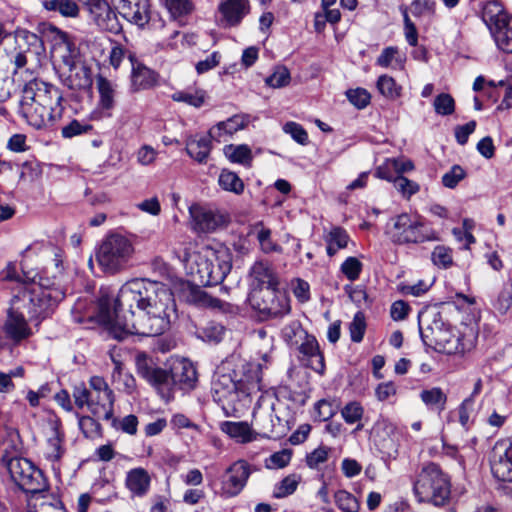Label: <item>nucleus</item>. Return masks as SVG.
Here are the masks:
<instances>
[{
  "mask_svg": "<svg viewBox=\"0 0 512 512\" xmlns=\"http://www.w3.org/2000/svg\"><path fill=\"white\" fill-rule=\"evenodd\" d=\"M176 317L174 295L158 281L132 279L120 287L115 297L103 295L99 299V320L118 340L129 335H161Z\"/></svg>",
  "mask_w": 512,
  "mask_h": 512,
  "instance_id": "1",
  "label": "nucleus"
},
{
  "mask_svg": "<svg viewBox=\"0 0 512 512\" xmlns=\"http://www.w3.org/2000/svg\"><path fill=\"white\" fill-rule=\"evenodd\" d=\"M60 293L55 295L45 294L40 290L30 292L23 288L10 301L7 316L3 325L5 337L13 344H19L33 335L30 322L38 326L44 319L50 317L55 309V300Z\"/></svg>",
  "mask_w": 512,
  "mask_h": 512,
  "instance_id": "2",
  "label": "nucleus"
},
{
  "mask_svg": "<svg viewBox=\"0 0 512 512\" xmlns=\"http://www.w3.org/2000/svg\"><path fill=\"white\" fill-rule=\"evenodd\" d=\"M235 377V372L223 365L217 369L212 381V397L226 417H237L249 402L250 395L260 390V365L248 363L243 366V376Z\"/></svg>",
  "mask_w": 512,
  "mask_h": 512,
  "instance_id": "3",
  "label": "nucleus"
},
{
  "mask_svg": "<svg viewBox=\"0 0 512 512\" xmlns=\"http://www.w3.org/2000/svg\"><path fill=\"white\" fill-rule=\"evenodd\" d=\"M23 105L28 123L36 129L51 128L63 117L61 91L40 80L34 79L25 85Z\"/></svg>",
  "mask_w": 512,
  "mask_h": 512,
  "instance_id": "4",
  "label": "nucleus"
},
{
  "mask_svg": "<svg viewBox=\"0 0 512 512\" xmlns=\"http://www.w3.org/2000/svg\"><path fill=\"white\" fill-rule=\"evenodd\" d=\"M179 259L191 280L203 286L222 283L232 268L231 255L227 250H215L209 246L193 250L190 244Z\"/></svg>",
  "mask_w": 512,
  "mask_h": 512,
  "instance_id": "5",
  "label": "nucleus"
},
{
  "mask_svg": "<svg viewBox=\"0 0 512 512\" xmlns=\"http://www.w3.org/2000/svg\"><path fill=\"white\" fill-rule=\"evenodd\" d=\"M412 484L413 494L419 503L444 506L450 499V477L436 463L423 464Z\"/></svg>",
  "mask_w": 512,
  "mask_h": 512,
  "instance_id": "6",
  "label": "nucleus"
},
{
  "mask_svg": "<svg viewBox=\"0 0 512 512\" xmlns=\"http://www.w3.org/2000/svg\"><path fill=\"white\" fill-rule=\"evenodd\" d=\"M27 280L34 283V286L28 288L30 292L40 290L45 294L55 295L60 293L59 299L55 300V309L65 298L67 288L65 286L66 274L64 267V253L61 249L53 248L46 256L45 264L39 272H24Z\"/></svg>",
  "mask_w": 512,
  "mask_h": 512,
  "instance_id": "7",
  "label": "nucleus"
},
{
  "mask_svg": "<svg viewBox=\"0 0 512 512\" xmlns=\"http://www.w3.org/2000/svg\"><path fill=\"white\" fill-rule=\"evenodd\" d=\"M387 234L395 244H422L440 240L439 234L429 226L423 217L402 213L392 219Z\"/></svg>",
  "mask_w": 512,
  "mask_h": 512,
  "instance_id": "8",
  "label": "nucleus"
},
{
  "mask_svg": "<svg viewBox=\"0 0 512 512\" xmlns=\"http://www.w3.org/2000/svg\"><path fill=\"white\" fill-rule=\"evenodd\" d=\"M421 337L425 344L435 350L447 354L464 352L459 334L446 322L439 313H433L420 321Z\"/></svg>",
  "mask_w": 512,
  "mask_h": 512,
  "instance_id": "9",
  "label": "nucleus"
},
{
  "mask_svg": "<svg viewBox=\"0 0 512 512\" xmlns=\"http://www.w3.org/2000/svg\"><path fill=\"white\" fill-rule=\"evenodd\" d=\"M133 254L134 246L130 239L120 234H111L103 240L96 258L105 271L115 273L128 264Z\"/></svg>",
  "mask_w": 512,
  "mask_h": 512,
  "instance_id": "10",
  "label": "nucleus"
},
{
  "mask_svg": "<svg viewBox=\"0 0 512 512\" xmlns=\"http://www.w3.org/2000/svg\"><path fill=\"white\" fill-rule=\"evenodd\" d=\"M249 303L262 319L280 318L290 312L289 298L278 287L252 288Z\"/></svg>",
  "mask_w": 512,
  "mask_h": 512,
  "instance_id": "11",
  "label": "nucleus"
},
{
  "mask_svg": "<svg viewBox=\"0 0 512 512\" xmlns=\"http://www.w3.org/2000/svg\"><path fill=\"white\" fill-rule=\"evenodd\" d=\"M11 479L26 493L36 494L47 489L46 479L40 469L22 457H12L6 461Z\"/></svg>",
  "mask_w": 512,
  "mask_h": 512,
  "instance_id": "12",
  "label": "nucleus"
},
{
  "mask_svg": "<svg viewBox=\"0 0 512 512\" xmlns=\"http://www.w3.org/2000/svg\"><path fill=\"white\" fill-rule=\"evenodd\" d=\"M44 33L50 43L51 59L58 71L80 60L79 48L71 35L54 25H49Z\"/></svg>",
  "mask_w": 512,
  "mask_h": 512,
  "instance_id": "13",
  "label": "nucleus"
},
{
  "mask_svg": "<svg viewBox=\"0 0 512 512\" xmlns=\"http://www.w3.org/2000/svg\"><path fill=\"white\" fill-rule=\"evenodd\" d=\"M190 228L198 234H211L225 229L230 223L228 213L216 208L192 204L189 207Z\"/></svg>",
  "mask_w": 512,
  "mask_h": 512,
  "instance_id": "14",
  "label": "nucleus"
},
{
  "mask_svg": "<svg viewBox=\"0 0 512 512\" xmlns=\"http://www.w3.org/2000/svg\"><path fill=\"white\" fill-rule=\"evenodd\" d=\"M493 475L502 481L512 482V440L497 441L490 454Z\"/></svg>",
  "mask_w": 512,
  "mask_h": 512,
  "instance_id": "15",
  "label": "nucleus"
},
{
  "mask_svg": "<svg viewBox=\"0 0 512 512\" xmlns=\"http://www.w3.org/2000/svg\"><path fill=\"white\" fill-rule=\"evenodd\" d=\"M49 431L46 435V442L43 448L44 458L51 463L52 468L55 469L56 464L62 459L65 454L64 447V432L62 430V423L59 418L51 417L48 420Z\"/></svg>",
  "mask_w": 512,
  "mask_h": 512,
  "instance_id": "16",
  "label": "nucleus"
},
{
  "mask_svg": "<svg viewBox=\"0 0 512 512\" xmlns=\"http://www.w3.org/2000/svg\"><path fill=\"white\" fill-rule=\"evenodd\" d=\"M16 47L8 56L10 62L14 65L13 75L24 68L28 62V56L32 53V48L41 47V40L32 32L22 30L15 35Z\"/></svg>",
  "mask_w": 512,
  "mask_h": 512,
  "instance_id": "17",
  "label": "nucleus"
},
{
  "mask_svg": "<svg viewBox=\"0 0 512 512\" xmlns=\"http://www.w3.org/2000/svg\"><path fill=\"white\" fill-rule=\"evenodd\" d=\"M250 476L249 464L239 460L230 465L221 481L222 493L227 497L237 496L245 487Z\"/></svg>",
  "mask_w": 512,
  "mask_h": 512,
  "instance_id": "18",
  "label": "nucleus"
},
{
  "mask_svg": "<svg viewBox=\"0 0 512 512\" xmlns=\"http://www.w3.org/2000/svg\"><path fill=\"white\" fill-rule=\"evenodd\" d=\"M169 367V382L178 385L182 390H190L195 387L197 372L192 362L185 358H172Z\"/></svg>",
  "mask_w": 512,
  "mask_h": 512,
  "instance_id": "19",
  "label": "nucleus"
},
{
  "mask_svg": "<svg viewBox=\"0 0 512 512\" xmlns=\"http://www.w3.org/2000/svg\"><path fill=\"white\" fill-rule=\"evenodd\" d=\"M138 375L155 387L169 384L168 372L156 365L154 359L145 352H138L135 356Z\"/></svg>",
  "mask_w": 512,
  "mask_h": 512,
  "instance_id": "20",
  "label": "nucleus"
},
{
  "mask_svg": "<svg viewBox=\"0 0 512 512\" xmlns=\"http://www.w3.org/2000/svg\"><path fill=\"white\" fill-rule=\"evenodd\" d=\"M250 12L249 0H220L219 21L224 27L238 26Z\"/></svg>",
  "mask_w": 512,
  "mask_h": 512,
  "instance_id": "21",
  "label": "nucleus"
},
{
  "mask_svg": "<svg viewBox=\"0 0 512 512\" xmlns=\"http://www.w3.org/2000/svg\"><path fill=\"white\" fill-rule=\"evenodd\" d=\"M118 9L123 18L129 22L144 27L150 20V5L148 0H118Z\"/></svg>",
  "mask_w": 512,
  "mask_h": 512,
  "instance_id": "22",
  "label": "nucleus"
},
{
  "mask_svg": "<svg viewBox=\"0 0 512 512\" xmlns=\"http://www.w3.org/2000/svg\"><path fill=\"white\" fill-rule=\"evenodd\" d=\"M58 72L63 84L70 89L81 90L91 85V71L80 60Z\"/></svg>",
  "mask_w": 512,
  "mask_h": 512,
  "instance_id": "23",
  "label": "nucleus"
},
{
  "mask_svg": "<svg viewBox=\"0 0 512 512\" xmlns=\"http://www.w3.org/2000/svg\"><path fill=\"white\" fill-rule=\"evenodd\" d=\"M296 346L302 355V360H306L307 365L315 372L322 374L325 370L324 356L320 352L316 338L307 333Z\"/></svg>",
  "mask_w": 512,
  "mask_h": 512,
  "instance_id": "24",
  "label": "nucleus"
},
{
  "mask_svg": "<svg viewBox=\"0 0 512 512\" xmlns=\"http://www.w3.org/2000/svg\"><path fill=\"white\" fill-rule=\"evenodd\" d=\"M129 60L132 65L130 90L138 92L152 88L157 83V75L154 71L135 60L130 54Z\"/></svg>",
  "mask_w": 512,
  "mask_h": 512,
  "instance_id": "25",
  "label": "nucleus"
},
{
  "mask_svg": "<svg viewBox=\"0 0 512 512\" xmlns=\"http://www.w3.org/2000/svg\"><path fill=\"white\" fill-rule=\"evenodd\" d=\"M220 430L240 444L253 442L258 436V433L246 421H224L220 423Z\"/></svg>",
  "mask_w": 512,
  "mask_h": 512,
  "instance_id": "26",
  "label": "nucleus"
},
{
  "mask_svg": "<svg viewBox=\"0 0 512 512\" xmlns=\"http://www.w3.org/2000/svg\"><path fill=\"white\" fill-rule=\"evenodd\" d=\"M248 118L244 115H234L226 121L219 122L209 130L210 137L217 142H225L227 137L246 127Z\"/></svg>",
  "mask_w": 512,
  "mask_h": 512,
  "instance_id": "27",
  "label": "nucleus"
},
{
  "mask_svg": "<svg viewBox=\"0 0 512 512\" xmlns=\"http://www.w3.org/2000/svg\"><path fill=\"white\" fill-rule=\"evenodd\" d=\"M114 401L113 392L90 393L88 409L95 417L110 420L114 414Z\"/></svg>",
  "mask_w": 512,
  "mask_h": 512,
  "instance_id": "28",
  "label": "nucleus"
},
{
  "mask_svg": "<svg viewBox=\"0 0 512 512\" xmlns=\"http://www.w3.org/2000/svg\"><path fill=\"white\" fill-rule=\"evenodd\" d=\"M250 275L252 288L278 287L279 281L273 269L262 261L254 263Z\"/></svg>",
  "mask_w": 512,
  "mask_h": 512,
  "instance_id": "29",
  "label": "nucleus"
},
{
  "mask_svg": "<svg viewBox=\"0 0 512 512\" xmlns=\"http://www.w3.org/2000/svg\"><path fill=\"white\" fill-rule=\"evenodd\" d=\"M99 94L98 107L110 112L116 105L117 84L101 75L96 79Z\"/></svg>",
  "mask_w": 512,
  "mask_h": 512,
  "instance_id": "30",
  "label": "nucleus"
},
{
  "mask_svg": "<svg viewBox=\"0 0 512 512\" xmlns=\"http://www.w3.org/2000/svg\"><path fill=\"white\" fill-rule=\"evenodd\" d=\"M489 31L501 51L512 53V15L492 26Z\"/></svg>",
  "mask_w": 512,
  "mask_h": 512,
  "instance_id": "31",
  "label": "nucleus"
},
{
  "mask_svg": "<svg viewBox=\"0 0 512 512\" xmlns=\"http://www.w3.org/2000/svg\"><path fill=\"white\" fill-rule=\"evenodd\" d=\"M189 299L193 302L192 304L198 307L209 308L223 313H232L234 311V306L230 303L221 301L200 289L192 290Z\"/></svg>",
  "mask_w": 512,
  "mask_h": 512,
  "instance_id": "32",
  "label": "nucleus"
},
{
  "mask_svg": "<svg viewBox=\"0 0 512 512\" xmlns=\"http://www.w3.org/2000/svg\"><path fill=\"white\" fill-rule=\"evenodd\" d=\"M211 139L210 134L190 137L186 142L187 153L199 163L206 162L211 150Z\"/></svg>",
  "mask_w": 512,
  "mask_h": 512,
  "instance_id": "33",
  "label": "nucleus"
},
{
  "mask_svg": "<svg viewBox=\"0 0 512 512\" xmlns=\"http://www.w3.org/2000/svg\"><path fill=\"white\" fill-rule=\"evenodd\" d=\"M419 397L430 411H435L438 414H441L446 408L447 395L440 387L423 389L420 392Z\"/></svg>",
  "mask_w": 512,
  "mask_h": 512,
  "instance_id": "34",
  "label": "nucleus"
},
{
  "mask_svg": "<svg viewBox=\"0 0 512 512\" xmlns=\"http://www.w3.org/2000/svg\"><path fill=\"white\" fill-rule=\"evenodd\" d=\"M150 476L144 468H134L127 473L126 486L135 495L147 493L150 486Z\"/></svg>",
  "mask_w": 512,
  "mask_h": 512,
  "instance_id": "35",
  "label": "nucleus"
},
{
  "mask_svg": "<svg viewBox=\"0 0 512 512\" xmlns=\"http://www.w3.org/2000/svg\"><path fill=\"white\" fill-rule=\"evenodd\" d=\"M511 16L498 0H490L481 5V18L490 30L492 26Z\"/></svg>",
  "mask_w": 512,
  "mask_h": 512,
  "instance_id": "36",
  "label": "nucleus"
},
{
  "mask_svg": "<svg viewBox=\"0 0 512 512\" xmlns=\"http://www.w3.org/2000/svg\"><path fill=\"white\" fill-rule=\"evenodd\" d=\"M43 8L49 12H58L65 18H77L80 8L73 0H42Z\"/></svg>",
  "mask_w": 512,
  "mask_h": 512,
  "instance_id": "37",
  "label": "nucleus"
},
{
  "mask_svg": "<svg viewBox=\"0 0 512 512\" xmlns=\"http://www.w3.org/2000/svg\"><path fill=\"white\" fill-rule=\"evenodd\" d=\"M348 240L349 236L344 229L340 227L332 228L325 236L327 254L330 257L334 256L340 249L347 247Z\"/></svg>",
  "mask_w": 512,
  "mask_h": 512,
  "instance_id": "38",
  "label": "nucleus"
},
{
  "mask_svg": "<svg viewBox=\"0 0 512 512\" xmlns=\"http://www.w3.org/2000/svg\"><path fill=\"white\" fill-rule=\"evenodd\" d=\"M225 156L234 163L249 166L252 162V151L248 145H226L224 147Z\"/></svg>",
  "mask_w": 512,
  "mask_h": 512,
  "instance_id": "39",
  "label": "nucleus"
},
{
  "mask_svg": "<svg viewBox=\"0 0 512 512\" xmlns=\"http://www.w3.org/2000/svg\"><path fill=\"white\" fill-rule=\"evenodd\" d=\"M376 87L381 95L390 100H395L401 96L402 87L397 84L395 79L387 74L379 76Z\"/></svg>",
  "mask_w": 512,
  "mask_h": 512,
  "instance_id": "40",
  "label": "nucleus"
},
{
  "mask_svg": "<svg viewBox=\"0 0 512 512\" xmlns=\"http://www.w3.org/2000/svg\"><path fill=\"white\" fill-rule=\"evenodd\" d=\"M206 98L205 91L201 89H187L173 93L172 99L176 102H184L193 107H201Z\"/></svg>",
  "mask_w": 512,
  "mask_h": 512,
  "instance_id": "41",
  "label": "nucleus"
},
{
  "mask_svg": "<svg viewBox=\"0 0 512 512\" xmlns=\"http://www.w3.org/2000/svg\"><path fill=\"white\" fill-rule=\"evenodd\" d=\"M300 481V475L290 474L286 476L278 484L275 485L273 490V497L276 499H282L293 494L296 491Z\"/></svg>",
  "mask_w": 512,
  "mask_h": 512,
  "instance_id": "42",
  "label": "nucleus"
},
{
  "mask_svg": "<svg viewBox=\"0 0 512 512\" xmlns=\"http://www.w3.org/2000/svg\"><path fill=\"white\" fill-rule=\"evenodd\" d=\"M334 501L336 506L342 512H359L360 502L350 492L346 490H338L334 494Z\"/></svg>",
  "mask_w": 512,
  "mask_h": 512,
  "instance_id": "43",
  "label": "nucleus"
},
{
  "mask_svg": "<svg viewBox=\"0 0 512 512\" xmlns=\"http://www.w3.org/2000/svg\"><path fill=\"white\" fill-rule=\"evenodd\" d=\"M307 335L299 321L294 320L286 324L282 329V337L290 346H296Z\"/></svg>",
  "mask_w": 512,
  "mask_h": 512,
  "instance_id": "44",
  "label": "nucleus"
},
{
  "mask_svg": "<svg viewBox=\"0 0 512 512\" xmlns=\"http://www.w3.org/2000/svg\"><path fill=\"white\" fill-rule=\"evenodd\" d=\"M255 227L258 229L257 240L264 253L282 252V248L272 240L269 228H266L262 222L257 223Z\"/></svg>",
  "mask_w": 512,
  "mask_h": 512,
  "instance_id": "45",
  "label": "nucleus"
},
{
  "mask_svg": "<svg viewBox=\"0 0 512 512\" xmlns=\"http://www.w3.org/2000/svg\"><path fill=\"white\" fill-rule=\"evenodd\" d=\"M219 185L226 191L241 194L244 190V183L239 176L229 170H222L218 179Z\"/></svg>",
  "mask_w": 512,
  "mask_h": 512,
  "instance_id": "46",
  "label": "nucleus"
},
{
  "mask_svg": "<svg viewBox=\"0 0 512 512\" xmlns=\"http://www.w3.org/2000/svg\"><path fill=\"white\" fill-rule=\"evenodd\" d=\"M512 306V279L509 278L502 285L499 291L494 307L501 313H506Z\"/></svg>",
  "mask_w": 512,
  "mask_h": 512,
  "instance_id": "47",
  "label": "nucleus"
},
{
  "mask_svg": "<svg viewBox=\"0 0 512 512\" xmlns=\"http://www.w3.org/2000/svg\"><path fill=\"white\" fill-rule=\"evenodd\" d=\"M364 415V408L358 401H351L341 409V416L347 424L359 423Z\"/></svg>",
  "mask_w": 512,
  "mask_h": 512,
  "instance_id": "48",
  "label": "nucleus"
},
{
  "mask_svg": "<svg viewBox=\"0 0 512 512\" xmlns=\"http://www.w3.org/2000/svg\"><path fill=\"white\" fill-rule=\"evenodd\" d=\"M431 259L434 265L447 269L453 264L452 250L444 245H437L432 251Z\"/></svg>",
  "mask_w": 512,
  "mask_h": 512,
  "instance_id": "49",
  "label": "nucleus"
},
{
  "mask_svg": "<svg viewBox=\"0 0 512 512\" xmlns=\"http://www.w3.org/2000/svg\"><path fill=\"white\" fill-rule=\"evenodd\" d=\"M225 333L223 325L215 322H209L199 331V336L207 342L218 343L222 340Z\"/></svg>",
  "mask_w": 512,
  "mask_h": 512,
  "instance_id": "50",
  "label": "nucleus"
},
{
  "mask_svg": "<svg viewBox=\"0 0 512 512\" xmlns=\"http://www.w3.org/2000/svg\"><path fill=\"white\" fill-rule=\"evenodd\" d=\"M392 183L394 184L395 189L406 199H409L420 189L416 182L409 180L403 175H397Z\"/></svg>",
  "mask_w": 512,
  "mask_h": 512,
  "instance_id": "51",
  "label": "nucleus"
},
{
  "mask_svg": "<svg viewBox=\"0 0 512 512\" xmlns=\"http://www.w3.org/2000/svg\"><path fill=\"white\" fill-rule=\"evenodd\" d=\"M173 18L186 15L191 12L192 4L189 0H160Z\"/></svg>",
  "mask_w": 512,
  "mask_h": 512,
  "instance_id": "52",
  "label": "nucleus"
},
{
  "mask_svg": "<svg viewBox=\"0 0 512 512\" xmlns=\"http://www.w3.org/2000/svg\"><path fill=\"white\" fill-rule=\"evenodd\" d=\"M92 125L84 121L72 120L61 129L63 138H73L75 136L87 134L92 130Z\"/></svg>",
  "mask_w": 512,
  "mask_h": 512,
  "instance_id": "53",
  "label": "nucleus"
},
{
  "mask_svg": "<svg viewBox=\"0 0 512 512\" xmlns=\"http://www.w3.org/2000/svg\"><path fill=\"white\" fill-rule=\"evenodd\" d=\"M435 112L439 115H451L455 110V101L448 93L439 94L433 103Z\"/></svg>",
  "mask_w": 512,
  "mask_h": 512,
  "instance_id": "54",
  "label": "nucleus"
},
{
  "mask_svg": "<svg viewBox=\"0 0 512 512\" xmlns=\"http://www.w3.org/2000/svg\"><path fill=\"white\" fill-rule=\"evenodd\" d=\"M265 82L272 88L284 87L290 82V73L286 67H277L274 72L266 78Z\"/></svg>",
  "mask_w": 512,
  "mask_h": 512,
  "instance_id": "55",
  "label": "nucleus"
},
{
  "mask_svg": "<svg viewBox=\"0 0 512 512\" xmlns=\"http://www.w3.org/2000/svg\"><path fill=\"white\" fill-rule=\"evenodd\" d=\"M366 329L365 317L362 312H357L349 326L351 340L359 343L364 337Z\"/></svg>",
  "mask_w": 512,
  "mask_h": 512,
  "instance_id": "56",
  "label": "nucleus"
},
{
  "mask_svg": "<svg viewBox=\"0 0 512 512\" xmlns=\"http://www.w3.org/2000/svg\"><path fill=\"white\" fill-rule=\"evenodd\" d=\"M347 98L351 104L358 109L365 108L371 100L370 93L363 88L351 89L346 92Z\"/></svg>",
  "mask_w": 512,
  "mask_h": 512,
  "instance_id": "57",
  "label": "nucleus"
},
{
  "mask_svg": "<svg viewBox=\"0 0 512 512\" xmlns=\"http://www.w3.org/2000/svg\"><path fill=\"white\" fill-rule=\"evenodd\" d=\"M341 272L350 281H355L359 278L362 271V263L356 257H348L341 265Z\"/></svg>",
  "mask_w": 512,
  "mask_h": 512,
  "instance_id": "58",
  "label": "nucleus"
},
{
  "mask_svg": "<svg viewBox=\"0 0 512 512\" xmlns=\"http://www.w3.org/2000/svg\"><path fill=\"white\" fill-rule=\"evenodd\" d=\"M79 428L86 438H96L100 436V424L90 416L79 417Z\"/></svg>",
  "mask_w": 512,
  "mask_h": 512,
  "instance_id": "59",
  "label": "nucleus"
},
{
  "mask_svg": "<svg viewBox=\"0 0 512 512\" xmlns=\"http://www.w3.org/2000/svg\"><path fill=\"white\" fill-rule=\"evenodd\" d=\"M112 425L115 429L121 430L129 435H135L137 432L138 419L135 415H127L122 419L112 417Z\"/></svg>",
  "mask_w": 512,
  "mask_h": 512,
  "instance_id": "60",
  "label": "nucleus"
},
{
  "mask_svg": "<svg viewBox=\"0 0 512 512\" xmlns=\"http://www.w3.org/2000/svg\"><path fill=\"white\" fill-rule=\"evenodd\" d=\"M283 131L289 134L293 140L301 145H306L308 143V134L306 130L296 122H287L283 126Z\"/></svg>",
  "mask_w": 512,
  "mask_h": 512,
  "instance_id": "61",
  "label": "nucleus"
},
{
  "mask_svg": "<svg viewBox=\"0 0 512 512\" xmlns=\"http://www.w3.org/2000/svg\"><path fill=\"white\" fill-rule=\"evenodd\" d=\"M411 13L415 17L430 16L435 11L434 0H414L410 6Z\"/></svg>",
  "mask_w": 512,
  "mask_h": 512,
  "instance_id": "62",
  "label": "nucleus"
},
{
  "mask_svg": "<svg viewBox=\"0 0 512 512\" xmlns=\"http://www.w3.org/2000/svg\"><path fill=\"white\" fill-rule=\"evenodd\" d=\"M466 176L464 169L459 165H454L442 177V183L447 188H455L458 183Z\"/></svg>",
  "mask_w": 512,
  "mask_h": 512,
  "instance_id": "63",
  "label": "nucleus"
},
{
  "mask_svg": "<svg viewBox=\"0 0 512 512\" xmlns=\"http://www.w3.org/2000/svg\"><path fill=\"white\" fill-rule=\"evenodd\" d=\"M395 161L393 158L386 159L381 165L376 168L375 177L393 182L396 178Z\"/></svg>",
  "mask_w": 512,
  "mask_h": 512,
  "instance_id": "64",
  "label": "nucleus"
}]
</instances>
